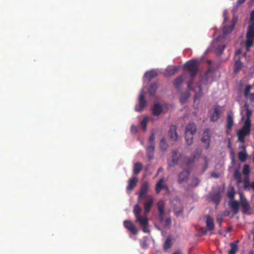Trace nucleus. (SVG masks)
I'll use <instances>...</instances> for the list:
<instances>
[{"label":"nucleus","mask_w":254,"mask_h":254,"mask_svg":"<svg viewBox=\"0 0 254 254\" xmlns=\"http://www.w3.org/2000/svg\"><path fill=\"white\" fill-rule=\"evenodd\" d=\"M196 126L194 123L188 124L185 129L186 142L188 145H190L192 143L193 135L196 131Z\"/></svg>","instance_id":"1"},{"label":"nucleus","mask_w":254,"mask_h":254,"mask_svg":"<svg viewBox=\"0 0 254 254\" xmlns=\"http://www.w3.org/2000/svg\"><path fill=\"white\" fill-rule=\"evenodd\" d=\"M252 125L244 124L242 127L237 132V135L238 138V141L244 143L245 142V137L251 133Z\"/></svg>","instance_id":"2"},{"label":"nucleus","mask_w":254,"mask_h":254,"mask_svg":"<svg viewBox=\"0 0 254 254\" xmlns=\"http://www.w3.org/2000/svg\"><path fill=\"white\" fill-rule=\"evenodd\" d=\"M150 190V184L147 181H144L142 183L140 187V191L138 193L137 197L138 200L140 199H144L147 193Z\"/></svg>","instance_id":"3"},{"label":"nucleus","mask_w":254,"mask_h":254,"mask_svg":"<svg viewBox=\"0 0 254 254\" xmlns=\"http://www.w3.org/2000/svg\"><path fill=\"white\" fill-rule=\"evenodd\" d=\"M144 200H146L144 203V210L145 215H147L151 210V209L154 204V198L151 195L146 196Z\"/></svg>","instance_id":"4"},{"label":"nucleus","mask_w":254,"mask_h":254,"mask_svg":"<svg viewBox=\"0 0 254 254\" xmlns=\"http://www.w3.org/2000/svg\"><path fill=\"white\" fill-rule=\"evenodd\" d=\"M187 69L191 76H194L197 72V64L195 62L190 61L186 64Z\"/></svg>","instance_id":"5"},{"label":"nucleus","mask_w":254,"mask_h":254,"mask_svg":"<svg viewBox=\"0 0 254 254\" xmlns=\"http://www.w3.org/2000/svg\"><path fill=\"white\" fill-rule=\"evenodd\" d=\"M240 204L242 208V212L243 213H247L251 209V206L249 204L246 198L242 193H240Z\"/></svg>","instance_id":"6"},{"label":"nucleus","mask_w":254,"mask_h":254,"mask_svg":"<svg viewBox=\"0 0 254 254\" xmlns=\"http://www.w3.org/2000/svg\"><path fill=\"white\" fill-rule=\"evenodd\" d=\"M138 101L139 104L135 106V110L137 112H141L146 105V101L143 91L139 94Z\"/></svg>","instance_id":"7"},{"label":"nucleus","mask_w":254,"mask_h":254,"mask_svg":"<svg viewBox=\"0 0 254 254\" xmlns=\"http://www.w3.org/2000/svg\"><path fill=\"white\" fill-rule=\"evenodd\" d=\"M124 226L132 235L137 234L138 229L131 221L128 220H125L124 221Z\"/></svg>","instance_id":"8"},{"label":"nucleus","mask_w":254,"mask_h":254,"mask_svg":"<svg viewBox=\"0 0 254 254\" xmlns=\"http://www.w3.org/2000/svg\"><path fill=\"white\" fill-rule=\"evenodd\" d=\"M157 205L159 212L158 218L160 221L162 222L164 220L165 203L163 200H160L157 202Z\"/></svg>","instance_id":"9"},{"label":"nucleus","mask_w":254,"mask_h":254,"mask_svg":"<svg viewBox=\"0 0 254 254\" xmlns=\"http://www.w3.org/2000/svg\"><path fill=\"white\" fill-rule=\"evenodd\" d=\"M228 205L231 208L233 212V214L231 216V217H234V215L237 214L239 211L240 203L238 201L236 200H233L228 202Z\"/></svg>","instance_id":"10"},{"label":"nucleus","mask_w":254,"mask_h":254,"mask_svg":"<svg viewBox=\"0 0 254 254\" xmlns=\"http://www.w3.org/2000/svg\"><path fill=\"white\" fill-rule=\"evenodd\" d=\"M163 111L162 106L159 103H156L152 109V113L155 116H159L162 114Z\"/></svg>","instance_id":"11"},{"label":"nucleus","mask_w":254,"mask_h":254,"mask_svg":"<svg viewBox=\"0 0 254 254\" xmlns=\"http://www.w3.org/2000/svg\"><path fill=\"white\" fill-rule=\"evenodd\" d=\"M201 140L203 143L206 144L205 148L206 149H208L209 147L210 140V136L209 135V132L208 129H206L203 132V137L201 138Z\"/></svg>","instance_id":"12"},{"label":"nucleus","mask_w":254,"mask_h":254,"mask_svg":"<svg viewBox=\"0 0 254 254\" xmlns=\"http://www.w3.org/2000/svg\"><path fill=\"white\" fill-rule=\"evenodd\" d=\"M154 151L155 145L150 144L146 147V152L149 160H152L154 158Z\"/></svg>","instance_id":"13"},{"label":"nucleus","mask_w":254,"mask_h":254,"mask_svg":"<svg viewBox=\"0 0 254 254\" xmlns=\"http://www.w3.org/2000/svg\"><path fill=\"white\" fill-rule=\"evenodd\" d=\"M190 175V172L189 170L183 171L178 176V182L181 183L183 182L186 181Z\"/></svg>","instance_id":"14"},{"label":"nucleus","mask_w":254,"mask_h":254,"mask_svg":"<svg viewBox=\"0 0 254 254\" xmlns=\"http://www.w3.org/2000/svg\"><path fill=\"white\" fill-rule=\"evenodd\" d=\"M135 221L138 222L141 227L149 225L148 219L147 218L146 215L137 217L135 218Z\"/></svg>","instance_id":"15"},{"label":"nucleus","mask_w":254,"mask_h":254,"mask_svg":"<svg viewBox=\"0 0 254 254\" xmlns=\"http://www.w3.org/2000/svg\"><path fill=\"white\" fill-rule=\"evenodd\" d=\"M138 182V178L137 177H133L128 180V184L127 187V189L129 190H132L136 186Z\"/></svg>","instance_id":"16"},{"label":"nucleus","mask_w":254,"mask_h":254,"mask_svg":"<svg viewBox=\"0 0 254 254\" xmlns=\"http://www.w3.org/2000/svg\"><path fill=\"white\" fill-rule=\"evenodd\" d=\"M201 154V151L199 149H196L192 154V158H190L188 160L189 164L191 163L194 161L195 159L199 158Z\"/></svg>","instance_id":"17"},{"label":"nucleus","mask_w":254,"mask_h":254,"mask_svg":"<svg viewBox=\"0 0 254 254\" xmlns=\"http://www.w3.org/2000/svg\"><path fill=\"white\" fill-rule=\"evenodd\" d=\"M158 84L157 82H153L150 84L148 90L150 96H155Z\"/></svg>","instance_id":"18"},{"label":"nucleus","mask_w":254,"mask_h":254,"mask_svg":"<svg viewBox=\"0 0 254 254\" xmlns=\"http://www.w3.org/2000/svg\"><path fill=\"white\" fill-rule=\"evenodd\" d=\"M234 124L233 113L231 112L228 113L227 119V128L230 130Z\"/></svg>","instance_id":"19"},{"label":"nucleus","mask_w":254,"mask_h":254,"mask_svg":"<svg viewBox=\"0 0 254 254\" xmlns=\"http://www.w3.org/2000/svg\"><path fill=\"white\" fill-rule=\"evenodd\" d=\"M163 178L160 179L156 185L155 190L157 193H160L161 190L166 187L165 184H163Z\"/></svg>","instance_id":"20"},{"label":"nucleus","mask_w":254,"mask_h":254,"mask_svg":"<svg viewBox=\"0 0 254 254\" xmlns=\"http://www.w3.org/2000/svg\"><path fill=\"white\" fill-rule=\"evenodd\" d=\"M190 96V93L188 91H186L184 92L181 93L180 97V101L182 104L185 103L188 100Z\"/></svg>","instance_id":"21"},{"label":"nucleus","mask_w":254,"mask_h":254,"mask_svg":"<svg viewBox=\"0 0 254 254\" xmlns=\"http://www.w3.org/2000/svg\"><path fill=\"white\" fill-rule=\"evenodd\" d=\"M221 114V111L219 109L215 108L214 110L213 114L211 115V120L212 122H215L218 120L220 118Z\"/></svg>","instance_id":"22"},{"label":"nucleus","mask_w":254,"mask_h":254,"mask_svg":"<svg viewBox=\"0 0 254 254\" xmlns=\"http://www.w3.org/2000/svg\"><path fill=\"white\" fill-rule=\"evenodd\" d=\"M172 245L173 243L171 236L167 237L163 245L164 250L165 251H168L169 249L171 248Z\"/></svg>","instance_id":"23"},{"label":"nucleus","mask_w":254,"mask_h":254,"mask_svg":"<svg viewBox=\"0 0 254 254\" xmlns=\"http://www.w3.org/2000/svg\"><path fill=\"white\" fill-rule=\"evenodd\" d=\"M212 200L216 204L218 205L221 201V196L219 192H215L211 195Z\"/></svg>","instance_id":"24"},{"label":"nucleus","mask_w":254,"mask_h":254,"mask_svg":"<svg viewBox=\"0 0 254 254\" xmlns=\"http://www.w3.org/2000/svg\"><path fill=\"white\" fill-rule=\"evenodd\" d=\"M239 242L238 240L231 243L230 244L231 249L229 251L228 254H235L236 252L238 251V246L237 243Z\"/></svg>","instance_id":"25"},{"label":"nucleus","mask_w":254,"mask_h":254,"mask_svg":"<svg viewBox=\"0 0 254 254\" xmlns=\"http://www.w3.org/2000/svg\"><path fill=\"white\" fill-rule=\"evenodd\" d=\"M142 169V165L140 162H137L133 165V172L135 175L138 174Z\"/></svg>","instance_id":"26"},{"label":"nucleus","mask_w":254,"mask_h":254,"mask_svg":"<svg viewBox=\"0 0 254 254\" xmlns=\"http://www.w3.org/2000/svg\"><path fill=\"white\" fill-rule=\"evenodd\" d=\"M233 177L234 179L237 180L238 183L239 184L243 182L242 179V174L238 169H236L234 170Z\"/></svg>","instance_id":"27"},{"label":"nucleus","mask_w":254,"mask_h":254,"mask_svg":"<svg viewBox=\"0 0 254 254\" xmlns=\"http://www.w3.org/2000/svg\"><path fill=\"white\" fill-rule=\"evenodd\" d=\"M175 73V66L169 65L166 69L164 75L169 76L173 75Z\"/></svg>","instance_id":"28"},{"label":"nucleus","mask_w":254,"mask_h":254,"mask_svg":"<svg viewBox=\"0 0 254 254\" xmlns=\"http://www.w3.org/2000/svg\"><path fill=\"white\" fill-rule=\"evenodd\" d=\"M206 223L208 230H212L214 229V222L212 218L209 216H207Z\"/></svg>","instance_id":"29"},{"label":"nucleus","mask_w":254,"mask_h":254,"mask_svg":"<svg viewBox=\"0 0 254 254\" xmlns=\"http://www.w3.org/2000/svg\"><path fill=\"white\" fill-rule=\"evenodd\" d=\"M141 208L138 204H136L134 206L133 212L135 218L141 216L140 213Z\"/></svg>","instance_id":"30"},{"label":"nucleus","mask_w":254,"mask_h":254,"mask_svg":"<svg viewBox=\"0 0 254 254\" xmlns=\"http://www.w3.org/2000/svg\"><path fill=\"white\" fill-rule=\"evenodd\" d=\"M246 37L247 39L254 38V27L251 25L248 26Z\"/></svg>","instance_id":"31"},{"label":"nucleus","mask_w":254,"mask_h":254,"mask_svg":"<svg viewBox=\"0 0 254 254\" xmlns=\"http://www.w3.org/2000/svg\"><path fill=\"white\" fill-rule=\"evenodd\" d=\"M157 75V72L153 70L148 71L146 72L145 74V75L148 78L149 81H150L153 78L156 77Z\"/></svg>","instance_id":"32"},{"label":"nucleus","mask_w":254,"mask_h":254,"mask_svg":"<svg viewBox=\"0 0 254 254\" xmlns=\"http://www.w3.org/2000/svg\"><path fill=\"white\" fill-rule=\"evenodd\" d=\"M178 204V208L179 210L178 211H176V215H179L183 212V206L181 203L180 200L179 199H177L176 198V206Z\"/></svg>","instance_id":"33"},{"label":"nucleus","mask_w":254,"mask_h":254,"mask_svg":"<svg viewBox=\"0 0 254 254\" xmlns=\"http://www.w3.org/2000/svg\"><path fill=\"white\" fill-rule=\"evenodd\" d=\"M252 110H250V109H247V110H246V114L247 118H246V120L245 121L244 123L252 125L251 124V120L250 119V117L252 115Z\"/></svg>","instance_id":"34"},{"label":"nucleus","mask_w":254,"mask_h":254,"mask_svg":"<svg viewBox=\"0 0 254 254\" xmlns=\"http://www.w3.org/2000/svg\"><path fill=\"white\" fill-rule=\"evenodd\" d=\"M243 64L240 61V58H238V59L236 61L235 63V72H238L242 68Z\"/></svg>","instance_id":"35"},{"label":"nucleus","mask_w":254,"mask_h":254,"mask_svg":"<svg viewBox=\"0 0 254 254\" xmlns=\"http://www.w3.org/2000/svg\"><path fill=\"white\" fill-rule=\"evenodd\" d=\"M202 96V87L201 84H199L198 85V91L196 92L195 91V94L194 96V100H196L197 99H199Z\"/></svg>","instance_id":"36"},{"label":"nucleus","mask_w":254,"mask_h":254,"mask_svg":"<svg viewBox=\"0 0 254 254\" xmlns=\"http://www.w3.org/2000/svg\"><path fill=\"white\" fill-rule=\"evenodd\" d=\"M168 147V145L165 141V138H162L160 142V148L161 150L165 151Z\"/></svg>","instance_id":"37"},{"label":"nucleus","mask_w":254,"mask_h":254,"mask_svg":"<svg viewBox=\"0 0 254 254\" xmlns=\"http://www.w3.org/2000/svg\"><path fill=\"white\" fill-rule=\"evenodd\" d=\"M247 155L246 152L240 151L238 153L239 159L242 162H244L247 159Z\"/></svg>","instance_id":"38"},{"label":"nucleus","mask_w":254,"mask_h":254,"mask_svg":"<svg viewBox=\"0 0 254 254\" xmlns=\"http://www.w3.org/2000/svg\"><path fill=\"white\" fill-rule=\"evenodd\" d=\"M211 72L212 69L211 68H209L206 71L204 76L205 81H203L204 84H207V82L208 81L210 76H211Z\"/></svg>","instance_id":"39"},{"label":"nucleus","mask_w":254,"mask_h":254,"mask_svg":"<svg viewBox=\"0 0 254 254\" xmlns=\"http://www.w3.org/2000/svg\"><path fill=\"white\" fill-rule=\"evenodd\" d=\"M148 119L146 117L144 118L140 122V126L143 130L145 131L146 130L147 123Z\"/></svg>","instance_id":"40"},{"label":"nucleus","mask_w":254,"mask_h":254,"mask_svg":"<svg viewBox=\"0 0 254 254\" xmlns=\"http://www.w3.org/2000/svg\"><path fill=\"white\" fill-rule=\"evenodd\" d=\"M200 183V180L197 178H194L192 181L191 184H190V186L192 187H197Z\"/></svg>","instance_id":"41"},{"label":"nucleus","mask_w":254,"mask_h":254,"mask_svg":"<svg viewBox=\"0 0 254 254\" xmlns=\"http://www.w3.org/2000/svg\"><path fill=\"white\" fill-rule=\"evenodd\" d=\"M233 25L230 26H225L223 27V32L225 34H227L232 31Z\"/></svg>","instance_id":"42"},{"label":"nucleus","mask_w":254,"mask_h":254,"mask_svg":"<svg viewBox=\"0 0 254 254\" xmlns=\"http://www.w3.org/2000/svg\"><path fill=\"white\" fill-rule=\"evenodd\" d=\"M244 189H247L248 187H250V180L248 176H247L245 177L244 181Z\"/></svg>","instance_id":"43"},{"label":"nucleus","mask_w":254,"mask_h":254,"mask_svg":"<svg viewBox=\"0 0 254 254\" xmlns=\"http://www.w3.org/2000/svg\"><path fill=\"white\" fill-rule=\"evenodd\" d=\"M243 173L245 175L248 176L250 173V167L248 164H245L243 169Z\"/></svg>","instance_id":"44"},{"label":"nucleus","mask_w":254,"mask_h":254,"mask_svg":"<svg viewBox=\"0 0 254 254\" xmlns=\"http://www.w3.org/2000/svg\"><path fill=\"white\" fill-rule=\"evenodd\" d=\"M183 79V77L182 75L178 77L176 79V88H178L182 83Z\"/></svg>","instance_id":"45"},{"label":"nucleus","mask_w":254,"mask_h":254,"mask_svg":"<svg viewBox=\"0 0 254 254\" xmlns=\"http://www.w3.org/2000/svg\"><path fill=\"white\" fill-rule=\"evenodd\" d=\"M235 192L234 189V188H232L231 190L228 192V196L231 199L234 200V198L235 196Z\"/></svg>","instance_id":"46"},{"label":"nucleus","mask_w":254,"mask_h":254,"mask_svg":"<svg viewBox=\"0 0 254 254\" xmlns=\"http://www.w3.org/2000/svg\"><path fill=\"white\" fill-rule=\"evenodd\" d=\"M155 138V134L153 132H152L151 135L149 138V145H155L154 140Z\"/></svg>","instance_id":"47"},{"label":"nucleus","mask_w":254,"mask_h":254,"mask_svg":"<svg viewBox=\"0 0 254 254\" xmlns=\"http://www.w3.org/2000/svg\"><path fill=\"white\" fill-rule=\"evenodd\" d=\"M253 39H252V38H250V39L247 38L246 45V47L247 48H250L253 46Z\"/></svg>","instance_id":"48"},{"label":"nucleus","mask_w":254,"mask_h":254,"mask_svg":"<svg viewBox=\"0 0 254 254\" xmlns=\"http://www.w3.org/2000/svg\"><path fill=\"white\" fill-rule=\"evenodd\" d=\"M203 161H204V166H203V169H202V173L204 172L207 168V167H208V159L206 157H203Z\"/></svg>","instance_id":"49"},{"label":"nucleus","mask_w":254,"mask_h":254,"mask_svg":"<svg viewBox=\"0 0 254 254\" xmlns=\"http://www.w3.org/2000/svg\"><path fill=\"white\" fill-rule=\"evenodd\" d=\"M173 131H175V126H172L171 127L168 132V135L170 137V138H173Z\"/></svg>","instance_id":"50"},{"label":"nucleus","mask_w":254,"mask_h":254,"mask_svg":"<svg viewBox=\"0 0 254 254\" xmlns=\"http://www.w3.org/2000/svg\"><path fill=\"white\" fill-rule=\"evenodd\" d=\"M252 86L251 85H247L246 88L245 90V92H244L245 96H247L248 94L249 95V94L250 93V91L251 89L252 88Z\"/></svg>","instance_id":"51"},{"label":"nucleus","mask_w":254,"mask_h":254,"mask_svg":"<svg viewBox=\"0 0 254 254\" xmlns=\"http://www.w3.org/2000/svg\"><path fill=\"white\" fill-rule=\"evenodd\" d=\"M248 99H249L251 101L254 102V93H249L247 96H245Z\"/></svg>","instance_id":"52"},{"label":"nucleus","mask_w":254,"mask_h":254,"mask_svg":"<svg viewBox=\"0 0 254 254\" xmlns=\"http://www.w3.org/2000/svg\"><path fill=\"white\" fill-rule=\"evenodd\" d=\"M149 225H145V226H142V231L145 233H148L150 232V230L148 229Z\"/></svg>","instance_id":"53"},{"label":"nucleus","mask_w":254,"mask_h":254,"mask_svg":"<svg viewBox=\"0 0 254 254\" xmlns=\"http://www.w3.org/2000/svg\"><path fill=\"white\" fill-rule=\"evenodd\" d=\"M199 233H200L202 235H206V233H207V230L206 229L204 228V227H202V228H200L199 230Z\"/></svg>","instance_id":"54"},{"label":"nucleus","mask_w":254,"mask_h":254,"mask_svg":"<svg viewBox=\"0 0 254 254\" xmlns=\"http://www.w3.org/2000/svg\"><path fill=\"white\" fill-rule=\"evenodd\" d=\"M192 81L190 80L188 83V90H193V88H192Z\"/></svg>","instance_id":"55"},{"label":"nucleus","mask_w":254,"mask_h":254,"mask_svg":"<svg viewBox=\"0 0 254 254\" xmlns=\"http://www.w3.org/2000/svg\"><path fill=\"white\" fill-rule=\"evenodd\" d=\"M225 45H222L221 46H219L218 48V51L219 52V54L220 55L222 54V53H223V51L224 50V49L225 48Z\"/></svg>","instance_id":"56"},{"label":"nucleus","mask_w":254,"mask_h":254,"mask_svg":"<svg viewBox=\"0 0 254 254\" xmlns=\"http://www.w3.org/2000/svg\"><path fill=\"white\" fill-rule=\"evenodd\" d=\"M171 220L170 218H167L165 220V227H167L171 224Z\"/></svg>","instance_id":"57"},{"label":"nucleus","mask_w":254,"mask_h":254,"mask_svg":"<svg viewBox=\"0 0 254 254\" xmlns=\"http://www.w3.org/2000/svg\"><path fill=\"white\" fill-rule=\"evenodd\" d=\"M131 132L133 133H136L137 131V128L136 126L132 125L130 128Z\"/></svg>","instance_id":"58"},{"label":"nucleus","mask_w":254,"mask_h":254,"mask_svg":"<svg viewBox=\"0 0 254 254\" xmlns=\"http://www.w3.org/2000/svg\"><path fill=\"white\" fill-rule=\"evenodd\" d=\"M230 214V211L228 210H225L223 212V215L225 216H229Z\"/></svg>","instance_id":"59"},{"label":"nucleus","mask_w":254,"mask_h":254,"mask_svg":"<svg viewBox=\"0 0 254 254\" xmlns=\"http://www.w3.org/2000/svg\"><path fill=\"white\" fill-rule=\"evenodd\" d=\"M251 20L254 22V10H253L251 13Z\"/></svg>","instance_id":"60"},{"label":"nucleus","mask_w":254,"mask_h":254,"mask_svg":"<svg viewBox=\"0 0 254 254\" xmlns=\"http://www.w3.org/2000/svg\"><path fill=\"white\" fill-rule=\"evenodd\" d=\"M217 219L218 222L219 223V225L220 226L221 225V223L223 221V219L221 217H218Z\"/></svg>","instance_id":"61"},{"label":"nucleus","mask_w":254,"mask_h":254,"mask_svg":"<svg viewBox=\"0 0 254 254\" xmlns=\"http://www.w3.org/2000/svg\"><path fill=\"white\" fill-rule=\"evenodd\" d=\"M245 1H246V0H238L237 3L238 5H240V4L244 3Z\"/></svg>","instance_id":"62"},{"label":"nucleus","mask_w":254,"mask_h":254,"mask_svg":"<svg viewBox=\"0 0 254 254\" xmlns=\"http://www.w3.org/2000/svg\"><path fill=\"white\" fill-rule=\"evenodd\" d=\"M212 176L214 178H218L219 177V175L217 173H212L211 174Z\"/></svg>","instance_id":"63"},{"label":"nucleus","mask_w":254,"mask_h":254,"mask_svg":"<svg viewBox=\"0 0 254 254\" xmlns=\"http://www.w3.org/2000/svg\"><path fill=\"white\" fill-rule=\"evenodd\" d=\"M250 186L254 190V182L250 184Z\"/></svg>","instance_id":"64"}]
</instances>
